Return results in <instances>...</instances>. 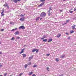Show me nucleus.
<instances>
[{
    "instance_id": "f257e3e1",
    "label": "nucleus",
    "mask_w": 76,
    "mask_h": 76,
    "mask_svg": "<svg viewBox=\"0 0 76 76\" xmlns=\"http://www.w3.org/2000/svg\"><path fill=\"white\" fill-rule=\"evenodd\" d=\"M46 13L44 12H42V13L40 14V17H45L46 16Z\"/></svg>"
},
{
    "instance_id": "f03ea898",
    "label": "nucleus",
    "mask_w": 76,
    "mask_h": 76,
    "mask_svg": "<svg viewBox=\"0 0 76 76\" xmlns=\"http://www.w3.org/2000/svg\"><path fill=\"white\" fill-rule=\"evenodd\" d=\"M2 12L1 13V16H4V10H1Z\"/></svg>"
},
{
    "instance_id": "7ed1b4c3",
    "label": "nucleus",
    "mask_w": 76,
    "mask_h": 76,
    "mask_svg": "<svg viewBox=\"0 0 76 76\" xmlns=\"http://www.w3.org/2000/svg\"><path fill=\"white\" fill-rule=\"evenodd\" d=\"M25 27L23 26H21L19 27V29H25Z\"/></svg>"
},
{
    "instance_id": "20e7f679",
    "label": "nucleus",
    "mask_w": 76,
    "mask_h": 76,
    "mask_svg": "<svg viewBox=\"0 0 76 76\" xmlns=\"http://www.w3.org/2000/svg\"><path fill=\"white\" fill-rule=\"evenodd\" d=\"M44 2H42V3H41L39 5H38V7H41L42 6H43V5L44 4Z\"/></svg>"
},
{
    "instance_id": "39448f33",
    "label": "nucleus",
    "mask_w": 76,
    "mask_h": 76,
    "mask_svg": "<svg viewBox=\"0 0 76 76\" xmlns=\"http://www.w3.org/2000/svg\"><path fill=\"white\" fill-rule=\"evenodd\" d=\"M60 36H61V34L60 33L58 34L57 36V38H59L60 37Z\"/></svg>"
},
{
    "instance_id": "423d86ee",
    "label": "nucleus",
    "mask_w": 76,
    "mask_h": 76,
    "mask_svg": "<svg viewBox=\"0 0 76 76\" xmlns=\"http://www.w3.org/2000/svg\"><path fill=\"white\" fill-rule=\"evenodd\" d=\"M19 34V31H16L14 34H15V35H18V34Z\"/></svg>"
},
{
    "instance_id": "0eeeda50",
    "label": "nucleus",
    "mask_w": 76,
    "mask_h": 76,
    "mask_svg": "<svg viewBox=\"0 0 76 76\" xmlns=\"http://www.w3.org/2000/svg\"><path fill=\"white\" fill-rule=\"evenodd\" d=\"M53 41V39H49L48 40V42H51V41Z\"/></svg>"
},
{
    "instance_id": "6e6552de",
    "label": "nucleus",
    "mask_w": 76,
    "mask_h": 76,
    "mask_svg": "<svg viewBox=\"0 0 76 76\" xmlns=\"http://www.w3.org/2000/svg\"><path fill=\"white\" fill-rule=\"evenodd\" d=\"M37 49L34 48V49H33L32 51L33 53H34V52L36 51H37Z\"/></svg>"
},
{
    "instance_id": "1a4fd4ad",
    "label": "nucleus",
    "mask_w": 76,
    "mask_h": 76,
    "mask_svg": "<svg viewBox=\"0 0 76 76\" xmlns=\"http://www.w3.org/2000/svg\"><path fill=\"white\" fill-rule=\"evenodd\" d=\"M20 20L21 21H24V20H25V19L23 18H20Z\"/></svg>"
},
{
    "instance_id": "9d476101",
    "label": "nucleus",
    "mask_w": 76,
    "mask_h": 76,
    "mask_svg": "<svg viewBox=\"0 0 76 76\" xmlns=\"http://www.w3.org/2000/svg\"><path fill=\"white\" fill-rule=\"evenodd\" d=\"M66 56V55H62L61 56V58H63L64 57Z\"/></svg>"
},
{
    "instance_id": "9b49d317",
    "label": "nucleus",
    "mask_w": 76,
    "mask_h": 76,
    "mask_svg": "<svg viewBox=\"0 0 76 76\" xmlns=\"http://www.w3.org/2000/svg\"><path fill=\"white\" fill-rule=\"evenodd\" d=\"M32 73H33V72H29V73H28V75H29V76H31V75L32 74Z\"/></svg>"
},
{
    "instance_id": "f8f14e48",
    "label": "nucleus",
    "mask_w": 76,
    "mask_h": 76,
    "mask_svg": "<svg viewBox=\"0 0 76 76\" xmlns=\"http://www.w3.org/2000/svg\"><path fill=\"white\" fill-rule=\"evenodd\" d=\"M22 55L23 56V58L26 56V54H22Z\"/></svg>"
},
{
    "instance_id": "ddd939ff",
    "label": "nucleus",
    "mask_w": 76,
    "mask_h": 76,
    "mask_svg": "<svg viewBox=\"0 0 76 76\" xmlns=\"http://www.w3.org/2000/svg\"><path fill=\"white\" fill-rule=\"evenodd\" d=\"M8 5L6 3L5 4H4L3 5V6H4V7H6V6H7Z\"/></svg>"
},
{
    "instance_id": "4468645a",
    "label": "nucleus",
    "mask_w": 76,
    "mask_h": 76,
    "mask_svg": "<svg viewBox=\"0 0 76 76\" xmlns=\"http://www.w3.org/2000/svg\"><path fill=\"white\" fill-rule=\"evenodd\" d=\"M13 1H14V3H18V0H14Z\"/></svg>"
},
{
    "instance_id": "2eb2a0df",
    "label": "nucleus",
    "mask_w": 76,
    "mask_h": 76,
    "mask_svg": "<svg viewBox=\"0 0 76 76\" xmlns=\"http://www.w3.org/2000/svg\"><path fill=\"white\" fill-rule=\"evenodd\" d=\"M47 41H48V40L47 39H43V42H47Z\"/></svg>"
},
{
    "instance_id": "dca6fc26",
    "label": "nucleus",
    "mask_w": 76,
    "mask_h": 76,
    "mask_svg": "<svg viewBox=\"0 0 76 76\" xmlns=\"http://www.w3.org/2000/svg\"><path fill=\"white\" fill-rule=\"evenodd\" d=\"M32 58H33V57H30L29 58V60L28 61H30V60H31V59H32Z\"/></svg>"
},
{
    "instance_id": "f3484780",
    "label": "nucleus",
    "mask_w": 76,
    "mask_h": 76,
    "mask_svg": "<svg viewBox=\"0 0 76 76\" xmlns=\"http://www.w3.org/2000/svg\"><path fill=\"white\" fill-rule=\"evenodd\" d=\"M23 52H24V49H23L22 50V51L20 52V54H22V53H23Z\"/></svg>"
},
{
    "instance_id": "a211bd4d",
    "label": "nucleus",
    "mask_w": 76,
    "mask_h": 76,
    "mask_svg": "<svg viewBox=\"0 0 76 76\" xmlns=\"http://www.w3.org/2000/svg\"><path fill=\"white\" fill-rule=\"evenodd\" d=\"M74 31H70L69 32L70 34H72L74 32Z\"/></svg>"
},
{
    "instance_id": "6ab92c4d",
    "label": "nucleus",
    "mask_w": 76,
    "mask_h": 76,
    "mask_svg": "<svg viewBox=\"0 0 76 76\" xmlns=\"http://www.w3.org/2000/svg\"><path fill=\"white\" fill-rule=\"evenodd\" d=\"M46 37L45 36H43V37L42 38H41V39L42 40L43 39H44Z\"/></svg>"
},
{
    "instance_id": "aec40b11",
    "label": "nucleus",
    "mask_w": 76,
    "mask_h": 76,
    "mask_svg": "<svg viewBox=\"0 0 76 76\" xmlns=\"http://www.w3.org/2000/svg\"><path fill=\"white\" fill-rule=\"evenodd\" d=\"M72 29H75V26H72Z\"/></svg>"
},
{
    "instance_id": "412c9836",
    "label": "nucleus",
    "mask_w": 76,
    "mask_h": 76,
    "mask_svg": "<svg viewBox=\"0 0 76 76\" xmlns=\"http://www.w3.org/2000/svg\"><path fill=\"white\" fill-rule=\"evenodd\" d=\"M48 12H49V13L48 14V16H50V15H51V13H50V11H48Z\"/></svg>"
},
{
    "instance_id": "4be33fe9",
    "label": "nucleus",
    "mask_w": 76,
    "mask_h": 76,
    "mask_svg": "<svg viewBox=\"0 0 76 76\" xmlns=\"http://www.w3.org/2000/svg\"><path fill=\"white\" fill-rule=\"evenodd\" d=\"M28 67V65L27 64H26L25 65V67L26 69V67Z\"/></svg>"
},
{
    "instance_id": "5701e85b",
    "label": "nucleus",
    "mask_w": 76,
    "mask_h": 76,
    "mask_svg": "<svg viewBox=\"0 0 76 76\" xmlns=\"http://www.w3.org/2000/svg\"><path fill=\"white\" fill-rule=\"evenodd\" d=\"M46 69H47V70L48 71V72H49V71H50V70H49V67H47L46 68Z\"/></svg>"
},
{
    "instance_id": "b1692460",
    "label": "nucleus",
    "mask_w": 76,
    "mask_h": 76,
    "mask_svg": "<svg viewBox=\"0 0 76 76\" xmlns=\"http://www.w3.org/2000/svg\"><path fill=\"white\" fill-rule=\"evenodd\" d=\"M45 0H40V1L41 2H44V1H45Z\"/></svg>"
},
{
    "instance_id": "393cba45",
    "label": "nucleus",
    "mask_w": 76,
    "mask_h": 76,
    "mask_svg": "<svg viewBox=\"0 0 76 76\" xmlns=\"http://www.w3.org/2000/svg\"><path fill=\"white\" fill-rule=\"evenodd\" d=\"M39 17H38L37 19H36V20H39Z\"/></svg>"
},
{
    "instance_id": "a878e982",
    "label": "nucleus",
    "mask_w": 76,
    "mask_h": 76,
    "mask_svg": "<svg viewBox=\"0 0 76 76\" xmlns=\"http://www.w3.org/2000/svg\"><path fill=\"white\" fill-rule=\"evenodd\" d=\"M16 38L17 39H20V37H17Z\"/></svg>"
},
{
    "instance_id": "bb28decb",
    "label": "nucleus",
    "mask_w": 76,
    "mask_h": 76,
    "mask_svg": "<svg viewBox=\"0 0 76 76\" xmlns=\"http://www.w3.org/2000/svg\"><path fill=\"white\" fill-rule=\"evenodd\" d=\"M15 39V38L14 37H13L11 39V40L13 41Z\"/></svg>"
},
{
    "instance_id": "cd10ccee",
    "label": "nucleus",
    "mask_w": 76,
    "mask_h": 76,
    "mask_svg": "<svg viewBox=\"0 0 76 76\" xmlns=\"http://www.w3.org/2000/svg\"><path fill=\"white\" fill-rule=\"evenodd\" d=\"M59 59L58 58H56V61H58L59 60H58Z\"/></svg>"
},
{
    "instance_id": "c85d7f7f",
    "label": "nucleus",
    "mask_w": 76,
    "mask_h": 76,
    "mask_svg": "<svg viewBox=\"0 0 76 76\" xmlns=\"http://www.w3.org/2000/svg\"><path fill=\"white\" fill-rule=\"evenodd\" d=\"M33 67H37V65H34Z\"/></svg>"
},
{
    "instance_id": "c756f323",
    "label": "nucleus",
    "mask_w": 76,
    "mask_h": 76,
    "mask_svg": "<svg viewBox=\"0 0 76 76\" xmlns=\"http://www.w3.org/2000/svg\"><path fill=\"white\" fill-rule=\"evenodd\" d=\"M7 75V73H5L4 74V76H6Z\"/></svg>"
},
{
    "instance_id": "7c9ffc66",
    "label": "nucleus",
    "mask_w": 76,
    "mask_h": 76,
    "mask_svg": "<svg viewBox=\"0 0 76 76\" xmlns=\"http://www.w3.org/2000/svg\"><path fill=\"white\" fill-rule=\"evenodd\" d=\"M31 63H31V62H29V63L28 64V65H31Z\"/></svg>"
},
{
    "instance_id": "2f4dec72",
    "label": "nucleus",
    "mask_w": 76,
    "mask_h": 76,
    "mask_svg": "<svg viewBox=\"0 0 76 76\" xmlns=\"http://www.w3.org/2000/svg\"><path fill=\"white\" fill-rule=\"evenodd\" d=\"M25 15H22V14H21V15H20V16H25Z\"/></svg>"
},
{
    "instance_id": "473e14b6",
    "label": "nucleus",
    "mask_w": 76,
    "mask_h": 76,
    "mask_svg": "<svg viewBox=\"0 0 76 76\" xmlns=\"http://www.w3.org/2000/svg\"><path fill=\"white\" fill-rule=\"evenodd\" d=\"M52 10V9H51V7H50L49 11H50V10Z\"/></svg>"
},
{
    "instance_id": "72a5a7b5",
    "label": "nucleus",
    "mask_w": 76,
    "mask_h": 76,
    "mask_svg": "<svg viewBox=\"0 0 76 76\" xmlns=\"http://www.w3.org/2000/svg\"><path fill=\"white\" fill-rule=\"evenodd\" d=\"M69 20H69H69H66V23H67V22H69Z\"/></svg>"
},
{
    "instance_id": "f704fd0d",
    "label": "nucleus",
    "mask_w": 76,
    "mask_h": 76,
    "mask_svg": "<svg viewBox=\"0 0 76 76\" xmlns=\"http://www.w3.org/2000/svg\"><path fill=\"white\" fill-rule=\"evenodd\" d=\"M4 29H2L1 30V31H4Z\"/></svg>"
},
{
    "instance_id": "c9c22d12",
    "label": "nucleus",
    "mask_w": 76,
    "mask_h": 76,
    "mask_svg": "<svg viewBox=\"0 0 76 76\" xmlns=\"http://www.w3.org/2000/svg\"><path fill=\"white\" fill-rule=\"evenodd\" d=\"M22 75H23V73H21V74H19V76H22Z\"/></svg>"
},
{
    "instance_id": "e433bc0d",
    "label": "nucleus",
    "mask_w": 76,
    "mask_h": 76,
    "mask_svg": "<svg viewBox=\"0 0 76 76\" xmlns=\"http://www.w3.org/2000/svg\"><path fill=\"white\" fill-rule=\"evenodd\" d=\"M63 10H60V12H63Z\"/></svg>"
},
{
    "instance_id": "4c0bfd02",
    "label": "nucleus",
    "mask_w": 76,
    "mask_h": 76,
    "mask_svg": "<svg viewBox=\"0 0 76 76\" xmlns=\"http://www.w3.org/2000/svg\"><path fill=\"white\" fill-rule=\"evenodd\" d=\"M0 67H2V65L1 63H0Z\"/></svg>"
},
{
    "instance_id": "58836bf2",
    "label": "nucleus",
    "mask_w": 76,
    "mask_h": 76,
    "mask_svg": "<svg viewBox=\"0 0 76 76\" xmlns=\"http://www.w3.org/2000/svg\"><path fill=\"white\" fill-rule=\"evenodd\" d=\"M39 51V50H36V53H38V51Z\"/></svg>"
},
{
    "instance_id": "ea45409f",
    "label": "nucleus",
    "mask_w": 76,
    "mask_h": 76,
    "mask_svg": "<svg viewBox=\"0 0 76 76\" xmlns=\"http://www.w3.org/2000/svg\"><path fill=\"white\" fill-rule=\"evenodd\" d=\"M50 53H49V54H47V55H46V56H50Z\"/></svg>"
},
{
    "instance_id": "a19ab883",
    "label": "nucleus",
    "mask_w": 76,
    "mask_h": 76,
    "mask_svg": "<svg viewBox=\"0 0 76 76\" xmlns=\"http://www.w3.org/2000/svg\"><path fill=\"white\" fill-rule=\"evenodd\" d=\"M66 35H69V33H66Z\"/></svg>"
},
{
    "instance_id": "79ce46f5",
    "label": "nucleus",
    "mask_w": 76,
    "mask_h": 76,
    "mask_svg": "<svg viewBox=\"0 0 76 76\" xmlns=\"http://www.w3.org/2000/svg\"><path fill=\"white\" fill-rule=\"evenodd\" d=\"M67 39H70V37H68Z\"/></svg>"
},
{
    "instance_id": "37998d69",
    "label": "nucleus",
    "mask_w": 76,
    "mask_h": 76,
    "mask_svg": "<svg viewBox=\"0 0 76 76\" xmlns=\"http://www.w3.org/2000/svg\"><path fill=\"white\" fill-rule=\"evenodd\" d=\"M7 7L8 9H9V5H7Z\"/></svg>"
},
{
    "instance_id": "c03bdc74",
    "label": "nucleus",
    "mask_w": 76,
    "mask_h": 76,
    "mask_svg": "<svg viewBox=\"0 0 76 76\" xmlns=\"http://www.w3.org/2000/svg\"><path fill=\"white\" fill-rule=\"evenodd\" d=\"M3 54L2 52H0V54L1 55V54Z\"/></svg>"
},
{
    "instance_id": "a18cd8bd",
    "label": "nucleus",
    "mask_w": 76,
    "mask_h": 76,
    "mask_svg": "<svg viewBox=\"0 0 76 76\" xmlns=\"http://www.w3.org/2000/svg\"><path fill=\"white\" fill-rule=\"evenodd\" d=\"M69 13H73V11H70Z\"/></svg>"
},
{
    "instance_id": "49530a36",
    "label": "nucleus",
    "mask_w": 76,
    "mask_h": 76,
    "mask_svg": "<svg viewBox=\"0 0 76 76\" xmlns=\"http://www.w3.org/2000/svg\"><path fill=\"white\" fill-rule=\"evenodd\" d=\"M10 24L11 25V24H12V22H10Z\"/></svg>"
},
{
    "instance_id": "de8ad7c7",
    "label": "nucleus",
    "mask_w": 76,
    "mask_h": 76,
    "mask_svg": "<svg viewBox=\"0 0 76 76\" xmlns=\"http://www.w3.org/2000/svg\"><path fill=\"white\" fill-rule=\"evenodd\" d=\"M24 47H26V45H24Z\"/></svg>"
},
{
    "instance_id": "09e8293b",
    "label": "nucleus",
    "mask_w": 76,
    "mask_h": 76,
    "mask_svg": "<svg viewBox=\"0 0 76 76\" xmlns=\"http://www.w3.org/2000/svg\"><path fill=\"white\" fill-rule=\"evenodd\" d=\"M15 31V29H13L12 30V31Z\"/></svg>"
},
{
    "instance_id": "8fccbe9b",
    "label": "nucleus",
    "mask_w": 76,
    "mask_h": 76,
    "mask_svg": "<svg viewBox=\"0 0 76 76\" xmlns=\"http://www.w3.org/2000/svg\"><path fill=\"white\" fill-rule=\"evenodd\" d=\"M18 1H20L21 0H17Z\"/></svg>"
},
{
    "instance_id": "3c124183",
    "label": "nucleus",
    "mask_w": 76,
    "mask_h": 76,
    "mask_svg": "<svg viewBox=\"0 0 76 76\" xmlns=\"http://www.w3.org/2000/svg\"><path fill=\"white\" fill-rule=\"evenodd\" d=\"M17 29V28H15V29H14V30H16Z\"/></svg>"
},
{
    "instance_id": "603ef678",
    "label": "nucleus",
    "mask_w": 76,
    "mask_h": 76,
    "mask_svg": "<svg viewBox=\"0 0 76 76\" xmlns=\"http://www.w3.org/2000/svg\"><path fill=\"white\" fill-rule=\"evenodd\" d=\"M42 19V18H40V20H41Z\"/></svg>"
},
{
    "instance_id": "864d4df0",
    "label": "nucleus",
    "mask_w": 76,
    "mask_h": 76,
    "mask_svg": "<svg viewBox=\"0 0 76 76\" xmlns=\"http://www.w3.org/2000/svg\"><path fill=\"white\" fill-rule=\"evenodd\" d=\"M66 0H63V1H66Z\"/></svg>"
},
{
    "instance_id": "5fc2aeb1",
    "label": "nucleus",
    "mask_w": 76,
    "mask_h": 76,
    "mask_svg": "<svg viewBox=\"0 0 76 76\" xmlns=\"http://www.w3.org/2000/svg\"><path fill=\"white\" fill-rule=\"evenodd\" d=\"M0 76H3L1 75H0Z\"/></svg>"
},
{
    "instance_id": "6e6d98bb",
    "label": "nucleus",
    "mask_w": 76,
    "mask_h": 76,
    "mask_svg": "<svg viewBox=\"0 0 76 76\" xmlns=\"http://www.w3.org/2000/svg\"><path fill=\"white\" fill-rule=\"evenodd\" d=\"M0 44H1V42H0Z\"/></svg>"
},
{
    "instance_id": "4d7b16f0",
    "label": "nucleus",
    "mask_w": 76,
    "mask_h": 76,
    "mask_svg": "<svg viewBox=\"0 0 76 76\" xmlns=\"http://www.w3.org/2000/svg\"><path fill=\"white\" fill-rule=\"evenodd\" d=\"M10 76H12V75H10Z\"/></svg>"
}]
</instances>
